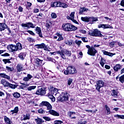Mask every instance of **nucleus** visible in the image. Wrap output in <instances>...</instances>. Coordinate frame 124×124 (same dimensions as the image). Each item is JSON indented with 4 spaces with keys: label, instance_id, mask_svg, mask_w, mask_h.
<instances>
[{
    "label": "nucleus",
    "instance_id": "1",
    "mask_svg": "<svg viewBox=\"0 0 124 124\" xmlns=\"http://www.w3.org/2000/svg\"><path fill=\"white\" fill-rule=\"evenodd\" d=\"M53 94L54 96L57 98L58 100L62 102L63 101H67L69 98V93L64 92L62 93L61 95V91H59L58 89L54 88L53 89Z\"/></svg>",
    "mask_w": 124,
    "mask_h": 124
},
{
    "label": "nucleus",
    "instance_id": "2",
    "mask_svg": "<svg viewBox=\"0 0 124 124\" xmlns=\"http://www.w3.org/2000/svg\"><path fill=\"white\" fill-rule=\"evenodd\" d=\"M62 29L64 31H75L77 27L70 23H64L62 25Z\"/></svg>",
    "mask_w": 124,
    "mask_h": 124
},
{
    "label": "nucleus",
    "instance_id": "3",
    "mask_svg": "<svg viewBox=\"0 0 124 124\" xmlns=\"http://www.w3.org/2000/svg\"><path fill=\"white\" fill-rule=\"evenodd\" d=\"M57 54L60 55V57H61L62 59L63 60H66V56L68 57H71V51H69L67 49H65L64 50L58 51L56 52Z\"/></svg>",
    "mask_w": 124,
    "mask_h": 124
},
{
    "label": "nucleus",
    "instance_id": "4",
    "mask_svg": "<svg viewBox=\"0 0 124 124\" xmlns=\"http://www.w3.org/2000/svg\"><path fill=\"white\" fill-rule=\"evenodd\" d=\"M75 73H77V70L72 66H68L66 70L64 71V74H65V75L75 74Z\"/></svg>",
    "mask_w": 124,
    "mask_h": 124
},
{
    "label": "nucleus",
    "instance_id": "5",
    "mask_svg": "<svg viewBox=\"0 0 124 124\" xmlns=\"http://www.w3.org/2000/svg\"><path fill=\"white\" fill-rule=\"evenodd\" d=\"M89 34L91 36H98L99 37H103V35L101 34V32L97 29H95L94 31H90Z\"/></svg>",
    "mask_w": 124,
    "mask_h": 124
},
{
    "label": "nucleus",
    "instance_id": "6",
    "mask_svg": "<svg viewBox=\"0 0 124 124\" xmlns=\"http://www.w3.org/2000/svg\"><path fill=\"white\" fill-rule=\"evenodd\" d=\"M21 26L22 27V28H23V29H27V30H29V29H30V28H31L32 29H34V25L31 22L23 23L22 24H21Z\"/></svg>",
    "mask_w": 124,
    "mask_h": 124
},
{
    "label": "nucleus",
    "instance_id": "7",
    "mask_svg": "<svg viewBox=\"0 0 124 124\" xmlns=\"http://www.w3.org/2000/svg\"><path fill=\"white\" fill-rule=\"evenodd\" d=\"M97 53V50L94 49L93 46H91V48L88 50L87 54L90 55V56H92L93 57H94L95 56V54Z\"/></svg>",
    "mask_w": 124,
    "mask_h": 124
},
{
    "label": "nucleus",
    "instance_id": "8",
    "mask_svg": "<svg viewBox=\"0 0 124 124\" xmlns=\"http://www.w3.org/2000/svg\"><path fill=\"white\" fill-rule=\"evenodd\" d=\"M95 87L96 90L98 91V92H100V89H101L102 87H104V82L102 80H98L96 82Z\"/></svg>",
    "mask_w": 124,
    "mask_h": 124
},
{
    "label": "nucleus",
    "instance_id": "9",
    "mask_svg": "<svg viewBox=\"0 0 124 124\" xmlns=\"http://www.w3.org/2000/svg\"><path fill=\"white\" fill-rule=\"evenodd\" d=\"M39 106L41 107H43V106H46L47 107V108L48 110H50V109H52V105L50 104L49 102H48L47 101H42L39 105Z\"/></svg>",
    "mask_w": 124,
    "mask_h": 124
},
{
    "label": "nucleus",
    "instance_id": "10",
    "mask_svg": "<svg viewBox=\"0 0 124 124\" xmlns=\"http://www.w3.org/2000/svg\"><path fill=\"white\" fill-rule=\"evenodd\" d=\"M46 93V91L44 88H39L36 92V94L38 95H44Z\"/></svg>",
    "mask_w": 124,
    "mask_h": 124
},
{
    "label": "nucleus",
    "instance_id": "11",
    "mask_svg": "<svg viewBox=\"0 0 124 124\" xmlns=\"http://www.w3.org/2000/svg\"><path fill=\"white\" fill-rule=\"evenodd\" d=\"M35 46L37 48V49H44L45 50H48V48L46 46V45L44 43H42L39 45H35Z\"/></svg>",
    "mask_w": 124,
    "mask_h": 124
},
{
    "label": "nucleus",
    "instance_id": "12",
    "mask_svg": "<svg viewBox=\"0 0 124 124\" xmlns=\"http://www.w3.org/2000/svg\"><path fill=\"white\" fill-rule=\"evenodd\" d=\"M7 48L10 51V52H15L17 51V47L16 46L13 45H9L7 46Z\"/></svg>",
    "mask_w": 124,
    "mask_h": 124
},
{
    "label": "nucleus",
    "instance_id": "13",
    "mask_svg": "<svg viewBox=\"0 0 124 124\" xmlns=\"http://www.w3.org/2000/svg\"><path fill=\"white\" fill-rule=\"evenodd\" d=\"M31 119V115L27 113L26 115L23 114L21 116V121H27V120H30Z\"/></svg>",
    "mask_w": 124,
    "mask_h": 124
},
{
    "label": "nucleus",
    "instance_id": "14",
    "mask_svg": "<svg viewBox=\"0 0 124 124\" xmlns=\"http://www.w3.org/2000/svg\"><path fill=\"white\" fill-rule=\"evenodd\" d=\"M48 113H49L50 115H52L53 116H56L57 117H59V116H60V113H59V112L53 109H49L48 111Z\"/></svg>",
    "mask_w": 124,
    "mask_h": 124
},
{
    "label": "nucleus",
    "instance_id": "15",
    "mask_svg": "<svg viewBox=\"0 0 124 124\" xmlns=\"http://www.w3.org/2000/svg\"><path fill=\"white\" fill-rule=\"evenodd\" d=\"M70 119H76V113L72 111H70L68 113Z\"/></svg>",
    "mask_w": 124,
    "mask_h": 124
},
{
    "label": "nucleus",
    "instance_id": "16",
    "mask_svg": "<svg viewBox=\"0 0 124 124\" xmlns=\"http://www.w3.org/2000/svg\"><path fill=\"white\" fill-rule=\"evenodd\" d=\"M54 89H55V88H53V94H51L50 93L47 94V96L49 97V98L51 99L52 102H55V101H56V99L55 98V97H54V95H55L54 94Z\"/></svg>",
    "mask_w": 124,
    "mask_h": 124
},
{
    "label": "nucleus",
    "instance_id": "17",
    "mask_svg": "<svg viewBox=\"0 0 124 124\" xmlns=\"http://www.w3.org/2000/svg\"><path fill=\"white\" fill-rule=\"evenodd\" d=\"M60 4H61V2H52L50 4L51 7H60Z\"/></svg>",
    "mask_w": 124,
    "mask_h": 124
},
{
    "label": "nucleus",
    "instance_id": "18",
    "mask_svg": "<svg viewBox=\"0 0 124 124\" xmlns=\"http://www.w3.org/2000/svg\"><path fill=\"white\" fill-rule=\"evenodd\" d=\"M19 112V107H16L13 110L10 111L11 115H14V114H17Z\"/></svg>",
    "mask_w": 124,
    "mask_h": 124
},
{
    "label": "nucleus",
    "instance_id": "19",
    "mask_svg": "<svg viewBox=\"0 0 124 124\" xmlns=\"http://www.w3.org/2000/svg\"><path fill=\"white\" fill-rule=\"evenodd\" d=\"M35 31H36V33H38L39 35V36L40 37H43V36L42 35V32H41V28L38 27H37L36 28Z\"/></svg>",
    "mask_w": 124,
    "mask_h": 124
},
{
    "label": "nucleus",
    "instance_id": "20",
    "mask_svg": "<svg viewBox=\"0 0 124 124\" xmlns=\"http://www.w3.org/2000/svg\"><path fill=\"white\" fill-rule=\"evenodd\" d=\"M16 69L17 72H21V71H23V70H24V67L23 66V65L18 64L16 66Z\"/></svg>",
    "mask_w": 124,
    "mask_h": 124
},
{
    "label": "nucleus",
    "instance_id": "21",
    "mask_svg": "<svg viewBox=\"0 0 124 124\" xmlns=\"http://www.w3.org/2000/svg\"><path fill=\"white\" fill-rule=\"evenodd\" d=\"M4 121L6 124H13L12 121L7 116H4Z\"/></svg>",
    "mask_w": 124,
    "mask_h": 124
},
{
    "label": "nucleus",
    "instance_id": "22",
    "mask_svg": "<svg viewBox=\"0 0 124 124\" xmlns=\"http://www.w3.org/2000/svg\"><path fill=\"white\" fill-rule=\"evenodd\" d=\"M75 15V12H72L70 14V16H67V19H68V20H74Z\"/></svg>",
    "mask_w": 124,
    "mask_h": 124
},
{
    "label": "nucleus",
    "instance_id": "23",
    "mask_svg": "<svg viewBox=\"0 0 124 124\" xmlns=\"http://www.w3.org/2000/svg\"><path fill=\"white\" fill-rule=\"evenodd\" d=\"M99 28H103L104 29H112V27L109 24H100Z\"/></svg>",
    "mask_w": 124,
    "mask_h": 124
},
{
    "label": "nucleus",
    "instance_id": "24",
    "mask_svg": "<svg viewBox=\"0 0 124 124\" xmlns=\"http://www.w3.org/2000/svg\"><path fill=\"white\" fill-rule=\"evenodd\" d=\"M6 28H7V25H6L5 23H0V31H4Z\"/></svg>",
    "mask_w": 124,
    "mask_h": 124
},
{
    "label": "nucleus",
    "instance_id": "25",
    "mask_svg": "<svg viewBox=\"0 0 124 124\" xmlns=\"http://www.w3.org/2000/svg\"><path fill=\"white\" fill-rule=\"evenodd\" d=\"M31 78H32V76H31V74H28L27 77H24L23 80L25 82H29V81H30Z\"/></svg>",
    "mask_w": 124,
    "mask_h": 124
},
{
    "label": "nucleus",
    "instance_id": "26",
    "mask_svg": "<svg viewBox=\"0 0 124 124\" xmlns=\"http://www.w3.org/2000/svg\"><path fill=\"white\" fill-rule=\"evenodd\" d=\"M102 52H103L104 55H106V56H109V57H113L114 55H116V54L115 53H112L105 50H102Z\"/></svg>",
    "mask_w": 124,
    "mask_h": 124
},
{
    "label": "nucleus",
    "instance_id": "27",
    "mask_svg": "<svg viewBox=\"0 0 124 124\" xmlns=\"http://www.w3.org/2000/svg\"><path fill=\"white\" fill-rule=\"evenodd\" d=\"M26 53L21 52L18 55V57L20 60H22V61L25 59V58H26Z\"/></svg>",
    "mask_w": 124,
    "mask_h": 124
},
{
    "label": "nucleus",
    "instance_id": "28",
    "mask_svg": "<svg viewBox=\"0 0 124 124\" xmlns=\"http://www.w3.org/2000/svg\"><path fill=\"white\" fill-rule=\"evenodd\" d=\"M1 84L3 85L5 87H8L9 85V82H7L5 79H2L1 80Z\"/></svg>",
    "mask_w": 124,
    "mask_h": 124
},
{
    "label": "nucleus",
    "instance_id": "29",
    "mask_svg": "<svg viewBox=\"0 0 124 124\" xmlns=\"http://www.w3.org/2000/svg\"><path fill=\"white\" fill-rule=\"evenodd\" d=\"M121 68H122V65L120 64H117L113 67V70L115 71H118L119 69H121Z\"/></svg>",
    "mask_w": 124,
    "mask_h": 124
},
{
    "label": "nucleus",
    "instance_id": "30",
    "mask_svg": "<svg viewBox=\"0 0 124 124\" xmlns=\"http://www.w3.org/2000/svg\"><path fill=\"white\" fill-rule=\"evenodd\" d=\"M81 19L83 22H86L87 23H89V22H90V17H81Z\"/></svg>",
    "mask_w": 124,
    "mask_h": 124
},
{
    "label": "nucleus",
    "instance_id": "31",
    "mask_svg": "<svg viewBox=\"0 0 124 124\" xmlns=\"http://www.w3.org/2000/svg\"><path fill=\"white\" fill-rule=\"evenodd\" d=\"M97 20H98V18L96 17H93V16L89 17L90 22H96Z\"/></svg>",
    "mask_w": 124,
    "mask_h": 124
},
{
    "label": "nucleus",
    "instance_id": "32",
    "mask_svg": "<svg viewBox=\"0 0 124 124\" xmlns=\"http://www.w3.org/2000/svg\"><path fill=\"white\" fill-rule=\"evenodd\" d=\"M56 35L58 36L57 41H62V40H63V37H62V34H60L59 33H57Z\"/></svg>",
    "mask_w": 124,
    "mask_h": 124
},
{
    "label": "nucleus",
    "instance_id": "33",
    "mask_svg": "<svg viewBox=\"0 0 124 124\" xmlns=\"http://www.w3.org/2000/svg\"><path fill=\"white\" fill-rule=\"evenodd\" d=\"M118 91L117 90H113L111 93V95L114 97L118 96Z\"/></svg>",
    "mask_w": 124,
    "mask_h": 124
},
{
    "label": "nucleus",
    "instance_id": "34",
    "mask_svg": "<svg viewBox=\"0 0 124 124\" xmlns=\"http://www.w3.org/2000/svg\"><path fill=\"white\" fill-rule=\"evenodd\" d=\"M35 62L37 64H40V63H42L43 60H40L39 58L36 57L35 59Z\"/></svg>",
    "mask_w": 124,
    "mask_h": 124
},
{
    "label": "nucleus",
    "instance_id": "35",
    "mask_svg": "<svg viewBox=\"0 0 124 124\" xmlns=\"http://www.w3.org/2000/svg\"><path fill=\"white\" fill-rule=\"evenodd\" d=\"M59 7H62L63 8H66L68 7V5L64 3H62L60 2Z\"/></svg>",
    "mask_w": 124,
    "mask_h": 124
},
{
    "label": "nucleus",
    "instance_id": "36",
    "mask_svg": "<svg viewBox=\"0 0 124 124\" xmlns=\"http://www.w3.org/2000/svg\"><path fill=\"white\" fill-rule=\"evenodd\" d=\"M35 122L36 123V124H42V119L38 117L35 119Z\"/></svg>",
    "mask_w": 124,
    "mask_h": 124
},
{
    "label": "nucleus",
    "instance_id": "37",
    "mask_svg": "<svg viewBox=\"0 0 124 124\" xmlns=\"http://www.w3.org/2000/svg\"><path fill=\"white\" fill-rule=\"evenodd\" d=\"M14 97H15V98H19L20 96H21V94L20 93L18 92H15L13 93Z\"/></svg>",
    "mask_w": 124,
    "mask_h": 124
},
{
    "label": "nucleus",
    "instance_id": "38",
    "mask_svg": "<svg viewBox=\"0 0 124 124\" xmlns=\"http://www.w3.org/2000/svg\"><path fill=\"white\" fill-rule=\"evenodd\" d=\"M87 10H88V9H87L86 8H81L79 10V14H80V15L83 14V13H84V12H85V11H87Z\"/></svg>",
    "mask_w": 124,
    "mask_h": 124
},
{
    "label": "nucleus",
    "instance_id": "39",
    "mask_svg": "<svg viewBox=\"0 0 124 124\" xmlns=\"http://www.w3.org/2000/svg\"><path fill=\"white\" fill-rule=\"evenodd\" d=\"M36 89V86H31L27 87V91L31 92V91H32V90H34Z\"/></svg>",
    "mask_w": 124,
    "mask_h": 124
},
{
    "label": "nucleus",
    "instance_id": "40",
    "mask_svg": "<svg viewBox=\"0 0 124 124\" xmlns=\"http://www.w3.org/2000/svg\"><path fill=\"white\" fill-rule=\"evenodd\" d=\"M10 61H11V59L2 60V62H3L5 64H6V63H11V62Z\"/></svg>",
    "mask_w": 124,
    "mask_h": 124
},
{
    "label": "nucleus",
    "instance_id": "41",
    "mask_svg": "<svg viewBox=\"0 0 124 124\" xmlns=\"http://www.w3.org/2000/svg\"><path fill=\"white\" fill-rule=\"evenodd\" d=\"M114 117H115V118H116V119H122L123 120L124 119V115H120L119 114H117L115 115H114Z\"/></svg>",
    "mask_w": 124,
    "mask_h": 124
},
{
    "label": "nucleus",
    "instance_id": "42",
    "mask_svg": "<svg viewBox=\"0 0 124 124\" xmlns=\"http://www.w3.org/2000/svg\"><path fill=\"white\" fill-rule=\"evenodd\" d=\"M106 110L107 111V114L110 115L111 111L110 110V108L108 107V106L106 105L105 106Z\"/></svg>",
    "mask_w": 124,
    "mask_h": 124
},
{
    "label": "nucleus",
    "instance_id": "43",
    "mask_svg": "<svg viewBox=\"0 0 124 124\" xmlns=\"http://www.w3.org/2000/svg\"><path fill=\"white\" fill-rule=\"evenodd\" d=\"M16 50H22V45L20 43H17L16 45Z\"/></svg>",
    "mask_w": 124,
    "mask_h": 124
},
{
    "label": "nucleus",
    "instance_id": "44",
    "mask_svg": "<svg viewBox=\"0 0 124 124\" xmlns=\"http://www.w3.org/2000/svg\"><path fill=\"white\" fill-rule=\"evenodd\" d=\"M65 43L67 45H68V46H71L72 45V41H70L68 40H65Z\"/></svg>",
    "mask_w": 124,
    "mask_h": 124
},
{
    "label": "nucleus",
    "instance_id": "45",
    "mask_svg": "<svg viewBox=\"0 0 124 124\" xmlns=\"http://www.w3.org/2000/svg\"><path fill=\"white\" fill-rule=\"evenodd\" d=\"M75 42L76 44L78 45V47H80V46H81V44H82V41H79L78 40H75Z\"/></svg>",
    "mask_w": 124,
    "mask_h": 124
},
{
    "label": "nucleus",
    "instance_id": "46",
    "mask_svg": "<svg viewBox=\"0 0 124 124\" xmlns=\"http://www.w3.org/2000/svg\"><path fill=\"white\" fill-rule=\"evenodd\" d=\"M100 64H101L102 67H104V64H105V63H104V60L102 58H101V60L100 61Z\"/></svg>",
    "mask_w": 124,
    "mask_h": 124
},
{
    "label": "nucleus",
    "instance_id": "47",
    "mask_svg": "<svg viewBox=\"0 0 124 124\" xmlns=\"http://www.w3.org/2000/svg\"><path fill=\"white\" fill-rule=\"evenodd\" d=\"M46 60L48 61L49 62H56L55 59L49 57L46 58Z\"/></svg>",
    "mask_w": 124,
    "mask_h": 124
},
{
    "label": "nucleus",
    "instance_id": "48",
    "mask_svg": "<svg viewBox=\"0 0 124 124\" xmlns=\"http://www.w3.org/2000/svg\"><path fill=\"white\" fill-rule=\"evenodd\" d=\"M27 40L29 42H30V43H33V42H34V39L31 37H28L27 38Z\"/></svg>",
    "mask_w": 124,
    "mask_h": 124
},
{
    "label": "nucleus",
    "instance_id": "49",
    "mask_svg": "<svg viewBox=\"0 0 124 124\" xmlns=\"http://www.w3.org/2000/svg\"><path fill=\"white\" fill-rule=\"evenodd\" d=\"M6 70H7L8 72H10L13 71L14 69L13 68H11L7 66H6Z\"/></svg>",
    "mask_w": 124,
    "mask_h": 124
},
{
    "label": "nucleus",
    "instance_id": "50",
    "mask_svg": "<svg viewBox=\"0 0 124 124\" xmlns=\"http://www.w3.org/2000/svg\"><path fill=\"white\" fill-rule=\"evenodd\" d=\"M51 17L52 19H56V18H57V14H56L55 13H52L51 14Z\"/></svg>",
    "mask_w": 124,
    "mask_h": 124
},
{
    "label": "nucleus",
    "instance_id": "51",
    "mask_svg": "<svg viewBox=\"0 0 124 124\" xmlns=\"http://www.w3.org/2000/svg\"><path fill=\"white\" fill-rule=\"evenodd\" d=\"M119 81L121 83H124V75L119 78Z\"/></svg>",
    "mask_w": 124,
    "mask_h": 124
},
{
    "label": "nucleus",
    "instance_id": "52",
    "mask_svg": "<svg viewBox=\"0 0 124 124\" xmlns=\"http://www.w3.org/2000/svg\"><path fill=\"white\" fill-rule=\"evenodd\" d=\"M8 87H10V88H11V89H15V88H16V85L15 84L9 83Z\"/></svg>",
    "mask_w": 124,
    "mask_h": 124
},
{
    "label": "nucleus",
    "instance_id": "53",
    "mask_svg": "<svg viewBox=\"0 0 124 124\" xmlns=\"http://www.w3.org/2000/svg\"><path fill=\"white\" fill-rule=\"evenodd\" d=\"M73 81V80H72V79H71V78L68 79L67 84H68V86H70L71 85V83H72Z\"/></svg>",
    "mask_w": 124,
    "mask_h": 124
},
{
    "label": "nucleus",
    "instance_id": "54",
    "mask_svg": "<svg viewBox=\"0 0 124 124\" xmlns=\"http://www.w3.org/2000/svg\"><path fill=\"white\" fill-rule=\"evenodd\" d=\"M31 3L30 2H27V5L26 6V8L27 9H29V8H30V7H31Z\"/></svg>",
    "mask_w": 124,
    "mask_h": 124
},
{
    "label": "nucleus",
    "instance_id": "55",
    "mask_svg": "<svg viewBox=\"0 0 124 124\" xmlns=\"http://www.w3.org/2000/svg\"><path fill=\"white\" fill-rule=\"evenodd\" d=\"M54 124H63V123L60 120H57L55 122Z\"/></svg>",
    "mask_w": 124,
    "mask_h": 124
},
{
    "label": "nucleus",
    "instance_id": "56",
    "mask_svg": "<svg viewBox=\"0 0 124 124\" xmlns=\"http://www.w3.org/2000/svg\"><path fill=\"white\" fill-rule=\"evenodd\" d=\"M38 112L40 114H43V113H44V109H43L42 108L39 109H38Z\"/></svg>",
    "mask_w": 124,
    "mask_h": 124
},
{
    "label": "nucleus",
    "instance_id": "57",
    "mask_svg": "<svg viewBox=\"0 0 124 124\" xmlns=\"http://www.w3.org/2000/svg\"><path fill=\"white\" fill-rule=\"evenodd\" d=\"M27 32L30 33V34H31V35H35L34 33L31 31L28 30L27 31Z\"/></svg>",
    "mask_w": 124,
    "mask_h": 124
},
{
    "label": "nucleus",
    "instance_id": "58",
    "mask_svg": "<svg viewBox=\"0 0 124 124\" xmlns=\"http://www.w3.org/2000/svg\"><path fill=\"white\" fill-rule=\"evenodd\" d=\"M6 75L4 73H1L0 74V77L1 78H5Z\"/></svg>",
    "mask_w": 124,
    "mask_h": 124
},
{
    "label": "nucleus",
    "instance_id": "59",
    "mask_svg": "<svg viewBox=\"0 0 124 124\" xmlns=\"http://www.w3.org/2000/svg\"><path fill=\"white\" fill-rule=\"evenodd\" d=\"M2 57H9L10 55L8 53H5L4 54L1 55Z\"/></svg>",
    "mask_w": 124,
    "mask_h": 124
},
{
    "label": "nucleus",
    "instance_id": "60",
    "mask_svg": "<svg viewBox=\"0 0 124 124\" xmlns=\"http://www.w3.org/2000/svg\"><path fill=\"white\" fill-rule=\"evenodd\" d=\"M80 32L81 33H83V34H85V33H87V31H86L84 30H80Z\"/></svg>",
    "mask_w": 124,
    "mask_h": 124
},
{
    "label": "nucleus",
    "instance_id": "61",
    "mask_svg": "<svg viewBox=\"0 0 124 124\" xmlns=\"http://www.w3.org/2000/svg\"><path fill=\"white\" fill-rule=\"evenodd\" d=\"M23 9H24L21 6H19L18 7V10H19V12H23Z\"/></svg>",
    "mask_w": 124,
    "mask_h": 124
},
{
    "label": "nucleus",
    "instance_id": "62",
    "mask_svg": "<svg viewBox=\"0 0 124 124\" xmlns=\"http://www.w3.org/2000/svg\"><path fill=\"white\" fill-rule=\"evenodd\" d=\"M5 79H7V80H10V79H11V78H10V76H7L6 75V76H5Z\"/></svg>",
    "mask_w": 124,
    "mask_h": 124
},
{
    "label": "nucleus",
    "instance_id": "63",
    "mask_svg": "<svg viewBox=\"0 0 124 124\" xmlns=\"http://www.w3.org/2000/svg\"><path fill=\"white\" fill-rule=\"evenodd\" d=\"M79 124H87V121L85 120L83 121H80Z\"/></svg>",
    "mask_w": 124,
    "mask_h": 124
},
{
    "label": "nucleus",
    "instance_id": "64",
    "mask_svg": "<svg viewBox=\"0 0 124 124\" xmlns=\"http://www.w3.org/2000/svg\"><path fill=\"white\" fill-rule=\"evenodd\" d=\"M120 5H121V6H123V7H124V0H122L121 1Z\"/></svg>",
    "mask_w": 124,
    "mask_h": 124
}]
</instances>
